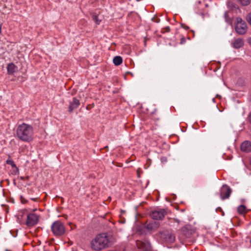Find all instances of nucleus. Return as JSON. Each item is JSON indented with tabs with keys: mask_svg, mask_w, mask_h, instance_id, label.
I'll return each instance as SVG.
<instances>
[{
	"mask_svg": "<svg viewBox=\"0 0 251 251\" xmlns=\"http://www.w3.org/2000/svg\"><path fill=\"white\" fill-rule=\"evenodd\" d=\"M115 243L112 236L106 233L97 235L90 242V248L94 251H102L111 247Z\"/></svg>",
	"mask_w": 251,
	"mask_h": 251,
	"instance_id": "obj_1",
	"label": "nucleus"
},
{
	"mask_svg": "<svg viewBox=\"0 0 251 251\" xmlns=\"http://www.w3.org/2000/svg\"><path fill=\"white\" fill-rule=\"evenodd\" d=\"M16 136L19 140L23 142H31L34 137L33 126L24 123L19 125L16 128Z\"/></svg>",
	"mask_w": 251,
	"mask_h": 251,
	"instance_id": "obj_2",
	"label": "nucleus"
},
{
	"mask_svg": "<svg viewBox=\"0 0 251 251\" xmlns=\"http://www.w3.org/2000/svg\"><path fill=\"white\" fill-rule=\"evenodd\" d=\"M51 231L55 236H61L66 232L64 225L60 221L54 222L51 225Z\"/></svg>",
	"mask_w": 251,
	"mask_h": 251,
	"instance_id": "obj_3",
	"label": "nucleus"
},
{
	"mask_svg": "<svg viewBox=\"0 0 251 251\" xmlns=\"http://www.w3.org/2000/svg\"><path fill=\"white\" fill-rule=\"evenodd\" d=\"M247 28V25L245 22L243 21L241 18L239 17L237 18L235 26L236 32L239 34H243L246 33Z\"/></svg>",
	"mask_w": 251,
	"mask_h": 251,
	"instance_id": "obj_4",
	"label": "nucleus"
},
{
	"mask_svg": "<svg viewBox=\"0 0 251 251\" xmlns=\"http://www.w3.org/2000/svg\"><path fill=\"white\" fill-rule=\"evenodd\" d=\"M39 221V216L35 213H29L27 215L26 225L32 226L36 225Z\"/></svg>",
	"mask_w": 251,
	"mask_h": 251,
	"instance_id": "obj_5",
	"label": "nucleus"
},
{
	"mask_svg": "<svg viewBox=\"0 0 251 251\" xmlns=\"http://www.w3.org/2000/svg\"><path fill=\"white\" fill-rule=\"evenodd\" d=\"M167 214V212L164 209H158L151 211V217L154 220H162Z\"/></svg>",
	"mask_w": 251,
	"mask_h": 251,
	"instance_id": "obj_6",
	"label": "nucleus"
},
{
	"mask_svg": "<svg viewBox=\"0 0 251 251\" xmlns=\"http://www.w3.org/2000/svg\"><path fill=\"white\" fill-rule=\"evenodd\" d=\"M136 245L141 251H152L151 244L147 240L137 241Z\"/></svg>",
	"mask_w": 251,
	"mask_h": 251,
	"instance_id": "obj_7",
	"label": "nucleus"
},
{
	"mask_svg": "<svg viewBox=\"0 0 251 251\" xmlns=\"http://www.w3.org/2000/svg\"><path fill=\"white\" fill-rule=\"evenodd\" d=\"M231 189L226 185L222 186L220 191V196L222 200L228 199L231 193Z\"/></svg>",
	"mask_w": 251,
	"mask_h": 251,
	"instance_id": "obj_8",
	"label": "nucleus"
},
{
	"mask_svg": "<svg viewBox=\"0 0 251 251\" xmlns=\"http://www.w3.org/2000/svg\"><path fill=\"white\" fill-rule=\"evenodd\" d=\"M161 238L167 243H172L175 241V235L168 231H164L161 233Z\"/></svg>",
	"mask_w": 251,
	"mask_h": 251,
	"instance_id": "obj_9",
	"label": "nucleus"
},
{
	"mask_svg": "<svg viewBox=\"0 0 251 251\" xmlns=\"http://www.w3.org/2000/svg\"><path fill=\"white\" fill-rule=\"evenodd\" d=\"M159 223L158 222L152 221L145 225V228L149 231L156 230L159 226Z\"/></svg>",
	"mask_w": 251,
	"mask_h": 251,
	"instance_id": "obj_10",
	"label": "nucleus"
},
{
	"mask_svg": "<svg viewBox=\"0 0 251 251\" xmlns=\"http://www.w3.org/2000/svg\"><path fill=\"white\" fill-rule=\"evenodd\" d=\"M79 105V100H77L76 98H74L73 99V101L70 103V105L69 106V112L70 113L72 112V111L74 109L77 108Z\"/></svg>",
	"mask_w": 251,
	"mask_h": 251,
	"instance_id": "obj_11",
	"label": "nucleus"
},
{
	"mask_svg": "<svg viewBox=\"0 0 251 251\" xmlns=\"http://www.w3.org/2000/svg\"><path fill=\"white\" fill-rule=\"evenodd\" d=\"M241 150L247 152L251 151V142L248 141L244 142L241 145Z\"/></svg>",
	"mask_w": 251,
	"mask_h": 251,
	"instance_id": "obj_12",
	"label": "nucleus"
},
{
	"mask_svg": "<svg viewBox=\"0 0 251 251\" xmlns=\"http://www.w3.org/2000/svg\"><path fill=\"white\" fill-rule=\"evenodd\" d=\"M244 45V41L241 38L235 39L232 44V46L235 49H239Z\"/></svg>",
	"mask_w": 251,
	"mask_h": 251,
	"instance_id": "obj_13",
	"label": "nucleus"
},
{
	"mask_svg": "<svg viewBox=\"0 0 251 251\" xmlns=\"http://www.w3.org/2000/svg\"><path fill=\"white\" fill-rule=\"evenodd\" d=\"M16 66L13 63H10L7 67V73L9 75H12L15 72Z\"/></svg>",
	"mask_w": 251,
	"mask_h": 251,
	"instance_id": "obj_14",
	"label": "nucleus"
},
{
	"mask_svg": "<svg viewBox=\"0 0 251 251\" xmlns=\"http://www.w3.org/2000/svg\"><path fill=\"white\" fill-rule=\"evenodd\" d=\"M237 211L239 214L244 215L247 212L246 207L244 205H240L237 208Z\"/></svg>",
	"mask_w": 251,
	"mask_h": 251,
	"instance_id": "obj_15",
	"label": "nucleus"
},
{
	"mask_svg": "<svg viewBox=\"0 0 251 251\" xmlns=\"http://www.w3.org/2000/svg\"><path fill=\"white\" fill-rule=\"evenodd\" d=\"M113 62L116 66H119L122 64L123 59L121 56H117L113 58Z\"/></svg>",
	"mask_w": 251,
	"mask_h": 251,
	"instance_id": "obj_16",
	"label": "nucleus"
},
{
	"mask_svg": "<svg viewBox=\"0 0 251 251\" xmlns=\"http://www.w3.org/2000/svg\"><path fill=\"white\" fill-rule=\"evenodd\" d=\"M238 2L243 6L248 5L251 1V0H237Z\"/></svg>",
	"mask_w": 251,
	"mask_h": 251,
	"instance_id": "obj_17",
	"label": "nucleus"
},
{
	"mask_svg": "<svg viewBox=\"0 0 251 251\" xmlns=\"http://www.w3.org/2000/svg\"><path fill=\"white\" fill-rule=\"evenodd\" d=\"M224 17L226 20V22L229 24H231V20L228 17V13L227 12H226L224 14Z\"/></svg>",
	"mask_w": 251,
	"mask_h": 251,
	"instance_id": "obj_18",
	"label": "nucleus"
},
{
	"mask_svg": "<svg viewBox=\"0 0 251 251\" xmlns=\"http://www.w3.org/2000/svg\"><path fill=\"white\" fill-rule=\"evenodd\" d=\"M92 18H93V20H94V21L95 22V23L97 24H98V25L100 24V20H99L98 19V16L94 15Z\"/></svg>",
	"mask_w": 251,
	"mask_h": 251,
	"instance_id": "obj_19",
	"label": "nucleus"
},
{
	"mask_svg": "<svg viewBox=\"0 0 251 251\" xmlns=\"http://www.w3.org/2000/svg\"><path fill=\"white\" fill-rule=\"evenodd\" d=\"M246 20L247 22L251 25V13L248 14L247 16Z\"/></svg>",
	"mask_w": 251,
	"mask_h": 251,
	"instance_id": "obj_20",
	"label": "nucleus"
},
{
	"mask_svg": "<svg viewBox=\"0 0 251 251\" xmlns=\"http://www.w3.org/2000/svg\"><path fill=\"white\" fill-rule=\"evenodd\" d=\"M6 163L8 164L11 165L12 166H15V164H14V162L12 160H9V159L7 160L6 161Z\"/></svg>",
	"mask_w": 251,
	"mask_h": 251,
	"instance_id": "obj_21",
	"label": "nucleus"
},
{
	"mask_svg": "<svg viewBox=\"0 0 251 251\" xmlns=\"http://www.w3.org/2000/svg\"><path fill=\"white\" fill-rule=\"evenodd\" d=\"M69 225L70 226V230H73L75 228L76 226L75 225H73L72 223H69Z\"/></svg>",
	"mask_w": 251,
	"mask_h": 251,
	"instance_id": "obj_22",
	"label": "nucleus"
},
{
	"mask_svg": "<svg viewBox=\"0 0 251 251\" xmlns=\"http://www.w3.org/2000/svg\"><path fill=\"white\" fill-rule=\"evenodd\" d=\"M21 201L23 203H25L27 202V201L22 197L21 198Z\"/></svg>",
	"mask_w": 251,
	"mask_h": 251,
	"instance_id": "obj_23",
	"label": "nucleus"
},
{
	"mask_svg": "<svg viewBox=\"0 0 251 251\" xmlns=\"http://www.w3.org/2000/svg\"><path fill=\"white\" fill-rule=\"evenodd\" d=\"M186 42V39L184 37H182L180 39V44H183Z\"/></svg>",
	"mask_w": 251,
	"mask_h": 251,
	"instance_id": "obj_24",
	"label": "nucleus"
},
{
	"mask_svg": "<svg viewBox=\"0 0 251 251\" xmlns=\"http://www.w3.org/2000/svg\"><path fill=\"white\" fill-rule=\"evenodd\" d=\"M181 26L185 29H188L189 28L188 26H187V25H185L184 24H182L181 25Z\"/></svg>",
	"mask_w": 251,
	"mask_h": 251,
	"instance_id": "obj_25",
	"label": "nucleus"
},
{
	"mask_svg": "<svg viewBox=\"0 0 251 251\" xmlns=\"http://www.w3.org/2000/svg\"><path fill=\"white\" fill-rule=\"evenodd\" d=\"M248 120L250 121V122L251 123V112L250 113L248 116Z\"/></svg>",
	"mask_w": 251,
	"mask_h": 251,
	"instance_id": "obj_26",
	"label": "nucleus"
},
{
	"mask_svg": "<svg viewBox=\"0 0 251 251\" xmlns=\"http://www.w3.org/2000/svg\"><path fill=\"white\" fill-rule=\"evenodd\" d=\"M248 42L251 46V37H250L248 39Z\"/></svg>",
	"mask_w": 251,
	"mask_h": 251,
	"instance_id": "obj_27",
	"label": "nucleus"
},
{
	"mask_svg": "<svg viewBox=\"0 0 251 251\" xmlns=\"http://www.w3.org/2000/svg\"><path fill=\"white\" fill-rule=\"evenodd\" d=\"M1 24H0V34L1 33Z\"/></svg>",
	"mask_w": 251,
	"mask_h": 251,
	"instance_id": "obj_28",
	"label": "nucleus"
},
{
	"mask_svg": "<svg viewBox=\"0 0 251 251\" xmlns=\"http://www.w3.org/2000/svg\"><path fill=\"white\" fill-rule=\"evenodd\" d=\"M5 251H12L11 250H8V249H6L5 250Z\"/></svg>",
	"mask_w": 251,
	"mask_h": 251,
	"instance_id": "obj_29",
	"label": "nucleus"
},
{
	"mask_svg": "<svg viewBox=\"0 0 251 251\" xmlns=\"http://www.w3.org/2000/svg\"><path fill=\"white\" fill-rule=\"evenodd\" d=\"M21 179H22V180H24V177H21Z\"/></svg>",
	"mask_w": 251,
	"mask_h": 251,
	"instance_id": "obj_30",
	"label": "nucleus"
},
{
	"mask_svg": "<svg viewBox=\"0 0 251 251\" xmlns=\"http://www.w3.org/2000/svg\"><path fill=\"white\" fill-rule=\"evenodd\" d=\"M31 200H33V201H35V199L32 198V199H31Z\"/></svg>",
	"mask_w": 251,
	"mask_h": 251,
	"instance_id": "obj_31",
	"label": "nucleus"
}]
</instances>
